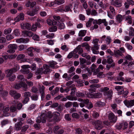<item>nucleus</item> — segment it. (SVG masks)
Masks as SVG:
<instances>
[{
	"instance_id": "obj_53",
	"label": "nucleus",
	"mask_w": 134,
	"mask_h": 134,
	"mask_svg": "<svg viewBox=\"0 0 134 134\" xmlns=\"http://www.w3.org/2000/svg\"><path fill=\"white\" fill-rule=\"evenodd\" d=\"M107 60V63L109 64H110L113 63H114L113 62V60L112 59V57L108 58Z\"/></svg>"
},
{
	"instance_id": "obj_29",
	"label": "nucleus",
	"mask_w": 134,
	"mask_h": 134,
	"mask_svg": "<svg viewBox=\"0 0 134 134\" xmlns=\"http://www.w3.org/2000/svg\"><path fill=\"white\" fill-rule=\"evenodd\" d=\"M87 31L85 30H80L79 32V36L83 37L84 36L86 33Z\"/></svg>"
},
{
	"instance_id": "obj_45",
	"label": "nucleus",
	"mask_w": 134,
	"mask_h": 134,
	"mask_svg": "<svg viewBox=\"0 0 134 134\" xmlns=\"http://www.w3.org/2000/svg\"><path fill=\"white\" fill-rule=\"evenodd\" d=\"M64 2V0H58L55 1V3L58 5H60L63 3Z\"/></svg>"
},
{
	"instance_id": "obj_55",
	"label": "nucleus",
	"mask_w": 134,
	"mask_h": 134,
	"mask_svg": "<svg viewBox=\"0 0 134 134\" xmlns=\"http://www.w3.org/2000/svg\"><path fill=\"white\" fill-rule=\"evenodd\" d=\"M12 29L11 28H9L5 29L4 32V33L5 35H7L10 33L12 31Z\"/></svg>"
},
{
	"instance_id": "obj_50",
	"label": "nucleus",
	"mask_w": 134,
	"mask_h": 134,
	"mask_svg": "<svg viewBox=\"0 0 134 134\" xmlns=\"http://www.w3.org/2000/svg\"><path fill=\"white\" fill-rule=\"evenodd\" d=\"M38 96L36 94L33 95L31 97V99L33 100H37L38 99Z\"/></svg>"
},
{
	"instance_id": "obj_3",
	"label": "nucleus",
	"mask_w": 134,
	"mask_h": 134,
	"mask_svg": "<svg viewBox=\"0 0 134 134\" xmlns=\"http://www.w3.org/2000/svg\"><path fill=\"white\" fill-rule=\"evenodd\" d=\"M19 68V66L18 65H16L14 67L8 70L7 76H9L10 75H12L13 73L16 72Z\"/></svg>"
},
{
	"instance_id": "obj_40",
	"label": "nucleus",
	"mask_w": 134,
	"mask_h": 134,
	"mask_svg": "<svg viewBox=\"0 0 134 134\" xmlns=\"http://www.w3.org/2000/svg\"><path fill=\"white\" fill-rule=\"evenodd\" d=\"M7 77H8V79L9 80L11 81H12L14 80L15 78V76L14 75H10L9 76H7Z\"/></svg>"
},
{
	"instance_id": "obj_30",
	"label": "nucleus",
	"mask_w": 134,
	"mask_h": 134,
	"mask_svg": "<svg viewBox=\"0 0 134 134\" xmlns=\"http://www.w3.org/2000/svg\"><path fill=\"white\" fill-rule=\"evenodd\" d=\"M102 96V93L98 92L94 94V98H100Z\"/></svg>"
},
{
	"instance_id": "obj_8",
	"label": "nucleus",
	"mask_w": 134,
	"mask_h": 134,
	"mask_svg": "<svg viewBox=\"0 0 134 134\" xmlns=\"http://www.w3.org/2000/svg\"><path fill=\"white\" fill-rule=\"evenodd\" d=\"M46 119L45 115H42L37 118L36 122H37L39 123L41 122H42V123H45L46 122Z\"/></svg>"
},
{
	"instance_id": "obj_23",
	"label": "nucleus",
	"mask_w": 134,
	"mask_h": 134,
	"mask_svg": "<svg viewBox=\"0 0 134 134\" xmlns=\"http://www.w3.org/2000/svg\"><path fill=\"white\" fill-rule=\"evenodd\" d=\"M72 6L71 4H69L65 6V8L63 11L65 12L68 11H71V8H72Z\"/></svg>"
},
{
	"instance_id": "obj_12",
	"label": "nucleus",
	"mask_w": 134,
	"mask_h": 134,
	"mask_svg": "<svg viewBox=\"0 0 134 134\" xmlns=\"http://www.w3.org/2000/svg\"><path fill=\"white\" fill-rule=\"evenodd\" d=\"M22 33L25 36L31 37L34 35V34L32 32L27 30L22 31Z\"/></svg>"
},
{
	"instance_id": "obj_32",
	"label": "nucleus",
	"mask_w": 134,
	"mask_h": 134,
	"mask_svg": "<svg viewBox=\"0 0 134 134\" xmlns=\"http://www.w3.org/2000/svg\"><path fill=\"white\" fill-rule=\"evenodd\" d=\"M59 87H56L54 90L51 91V94L53 96L55 94L57 93L59 91Z\"/></svg>"
},
{
	"instance_id": "obj_56",
	"label": "nucleus",
	"mask_w": 134,
	"mask_h": 134,
	"mask_svg": "<svg viewBox=\"0 0 134 134\" xmlns=\"http://www.w3.org/2000/svg\"><path fill=\"white\" fill-rule=\"evenodd\" d=\"M1 94L2 97H6L8 95V92L6 91H3L1 92Z\"/></svg>"
},
{
	"instance_id": "obj_35",
	"label": "nucleus",
	"mask_w": 134,
	"mask_h": 134,
	"mask_svg": "<svg viewBox=\"0 0 134 134\" xmlns=\"http://www.w3.org/2000/svg\"><path fill=\"white\" fill-rule=\"evenodd\" d=\"M57 26L58 28L60 29H63L64 28V24L63 23H60L58 22L57 25Z\"/></svg>"
},
{
	"instance_id": "obj_15",
	"label": "nucleus",
	"mask_w": 134,
	"mask_h": 134,
	"mask_svg": "<svg viewBox=\"0 0 134 134\" xmlns=\"http://www.w3.org/2000/svg\"><path fill=\"white\" fill-rule=\"evenodd\" d=\"M29 41L28 38H20L17 39L16 40L17 42L18 43H26L28 42Z\"/></svg>"
},
{
	"instance_id": "obj_17",
	"label": "nucleus",
	"mask_w": 134,
	"mask_h": 134,
	"mask_svg": "<svg viewBox=\"0 0 134 134\" xmlns=\"http://www.w3.org/2000/svg\"><path fill=\"white\" fill-rule=\"evenodd\" d=\"M25 57L24 54H19L17 57L16 59L18 60H21L23 62H24L26 61V60L25 59H24V58Z\"/></svg>"
},
{
	"instance_id": "obj_36",
	"label": "nucleus",
	"mask_w": 134,
	"mask_h": 134,
	"mask_svg": "<svg viewBox=\"0 0 134 134\" xmlns=\"http://www.w3.org/2000/svg\"><path fill=\"white\" fill-rule=\"evenodd\" d=\"M9 106L4 107L2 109L3 111V112L4 116H6V115H4L6 112H8L9 110Z\"/></svg>"
},
{
	"instance_id": "obj_37",
	"label": "nucleus",
	"mask_w": 134,
	"mask_h": 134,
	"mask_svg": "<svg viewBox=\"0 0 134 134\" xmlns=\"http://www.w3.org/2000/svg\"><path fill=\"white\" fill-rule=\"evenodd\" d=\"M109 90V88H108L107 87H105L104 88H101L99 91L101 92H104V94L107 92Z\"/></svg>"
},
{
	"instance_id": "obj_28",
	"label": "nucleus",
	"mask_w": 134,
	"mask_h": 134,
	"mask_svg": "<svg viewBox=\"0 0 134 134\" xmlns=\"http://www.w3.org/2000/svg\"><path fill=\"white\" fill-rule=\"evenodd\" d=\"M94 20V19H93L90 18L89 19V20L86 23V26L87 27H89L92 24V23L93 22H93Z\"/></svg>"
},
{
	"instance_id": "obj_47",
	"label": "nucleus",
	"mask_w": 134,
	"mask_h": 134,
	"mask_svg": "<svg viewBox=\"0 0 134 134\" xmlns=\"http://www.w3.org/2000/svg\"><path fill=\"white\" fill-rule=\"evenodd\" d=\"M21 72L24 74H27L29 72V71L28 68H26L25 69H21Z\"/></svg>"
},
{
	"instance_id": "obj_41",
	"label": "nucleus",
	"mask_w": 134,
	"mask_h": 134,
	"mask_svg": "<svg viewBox=\"0 0 134 134\" xmlns=\"http://www.w3.org/2000/svg\"><path fill=\"white\" fill-rule=\"evenodd\" d=\"M48 63L49 67L52 68H53L55 65L56 64V63L54 61L50 62Z\"/></svg>"
},
{
	"instance_id": "obj_52",
	"label": "nucleus",
	"mask_w": 134,
	"mask_h": 134,
	"mask_svg": "<svg viewBox=\"0 0 134 134\" xmlns=\"http://www.w3.org/2000/svg\"><path fill=\"white\" fill-rule=\"evenodd\" d=\"M31 90L32 92L37 93H38V89L36 87L34 86L32 88Z\"/></svg>"
},
{
	"instance_id": "obj_61",
	"label": "nucleus",
	"mask_w": 134,
	"mask_h": 134,
	"mask_svg": "<svg viewBox=\"0 0 134 134\" xmlns=\"http://www.w3.org/2000/svg\"><path fill=\"white\" fill-rule=\"evenodd\" d=\"M132 59L130 55H127L125 57V60H128L129 61H131Z\"/></svg>"
},
{
	"instance_id": "obj_1",
	"label": "nucleus",
	"mask_w": 134,
	"mask_h": 134,
	"mask_svg": "<svg viewBox=\"0 0 134 134\" xmlns=\"http://www.w3.org/2000/svg\"><path fill=\"white\" fill-rule=\"evenodd\" d=\"M23 118H19L18 119L14 118L13 119V121L15 122H16L17 121H18L14 125V128L15 130L19 131L21 130L23 124Z\"/></svg>"
},
{
	"instance_id": "obj_48",
	"label": "nucleus",
	"mask_w": 134,
	"mask_h": 134,
	"mask_svg": "<svg viewBox=\"0 0 134 134\" xmlns=\"http://www.w3.org/2000/svg\"><path fill=\"white\" fill-rule=\"evenodd\" d=\"M47 24L49 25H55L57 23L56 22H53L50 19H48L47 20Z\"/></svg>"
},
{
	"instance_id": "obj_44",
	"label": "nucleus",
	"mask_w": 134,
	"mask_h": 134,
	"mask_svg": "<svg viewBox=\"0 0 134 134\" xmlns=\"http://www.w3.org/2000/svg\"><path fill=\"white\" fill-rule=\"evenodd\" d=\"M57 27L56 26H52L49 29L50 32H54L57 30Z\"/></svg>"
},
{
	"instance_id": "obj_60",
	"label": "nucleus",
	"mask_w": 134,
	"mask_h": 134,
	"mask_svg": "<svg viewBox=\"0 0 134 134\" xmlns=\"http://www.w3.org/2000/svg\"><path fill=\"white\" fill-rule=\"evenodd\" d=\"M31 96V93L30 92H26L24 93V96L25 97L28 98V97H30Z\"/></svg>"
},
{
	"instance_id": "obj_18",
	"label": "nucleus",
	"mask_w": 134,
	"mask_h": 134,
	"mask_svg": "<svg viewBox=\"0 0 134 134\" xmlns=\"http://www.w3.org/2000/svg\"><path fill=\"white\" fill-rule=\"evenodd\" d=\"M33 47H29L27 49L26 53L29 56L31 57H33L34 56V55L32 52L33 51Z\"/></svg>"
},
{
	"instance_id": "obj_7",
	"label": "nucleus",
	"mask_w": 134,
	"mask_h": 134,
	"mask_svg": "<svg viewBox=\"0 0 134 134\" xmlns=\"http://www.w3.org/2000/svg\"><path fill=\"white\" fill-rule=\"evenodd\" d=\"M94 123L95 126V128L97 129L100 130L102 127V122L101 121L97 120L94 121Z\"/></svg>"
},
{
	"instance_id": "obj_9",
	"label": "nucleus",
	"mask_w": 134,
	"mask_h": 134,
	"mask_svg": "<svg viewBox=\"0 0 134 134\" xmlns=\"http://www.w3.org/2000/svg\"><path fill=\"white\" fill-rule=\"evenodd\" d=\"M111 3L116 7H120L122 5V2L119 0H112Z\"/></svg>"
},
{
	"instance_id": "obj_11",
	"label": "nucleus",
	"mask_w": 134,
	"mask_h": 134,
	"mask_svg": "<svg viewBox=\"0 0 134 134\" xmlns=\"http://www.w3.org/2000/svg\"><path fill=\"white\" fill-rule=\"evenodd\" d=\"M42 68L43 73L44 74H47L49 72L51 71V70L49 69V66L46 64H44Z\"/></svg>"
},
{
	"instance_id": "obj_49",
	"label": "nucleus",
	"mask_w": 134,
	"mask_h": 134,
	"mask_svg": "<svg viewBox=\"0 0 134 134\" xmlns=\"http://www.w3.org/2000/svg\"><path fill=\"white\" fill-rule=\"evenodd\" d=\"M92 115L93 117L95 118H96L99 116V114L98 112L94 111L92 112Z\"/></svg>"
},
{
	"instance_id": "obj_57",
	"label": "nucleus",
	"mask_w": 134,
	"mask_h": 134,
	"mask_svg": "<svg viewBox=\"0 0 134 134\" xmlns=\"http://www.w3.org/2000/svg\"><path fill=\"white\" fill-rule=\"evenodd\" d=\"M113 16H114L115 15V10L114 8L112 6H110L109 8Z\"/></svg>"
},
{
	"instance_id": "obj_21",
	"label": "nucleus",
	"mask_w": 134,
	"mask_h": 134,
	"mask_svg": "<svg viewBox=\"0 0 134 134\" xmlns=\"http://www.w3.org/2000/svg\"><path fill=\"white\" fill-rule=\"evenodd\" d=\"M53 116V114L50 112H48L46 115V117L48 121L49 122H51L52 121V119Z\"/></svg>"
},
{
	"instance_id": "obj_51",
	"label": "nucleus",
	"mask_w": 134,
	"mask_h": 134,
	"mask_svg": "<svg viewBox=\"0 0 134 134\" xmlns=\"http://www.w3.org/2000/svg\"><path fill=\"white\" fill-rule=\"evenodd\" d=\"M6 38L7 40L10 41L14 38V37L11 34H10L6 36Z\"/></svg>"
},
{
	"instance_id": "obj_19",
	"label": "nucleus",
	"mask_w": 134,
	"mask_h": 134,
	"mask_svg": "<svg viewBox=\"0 0 134 134\" xmlns=\"http://www.w3.org/2000/svg\"><path fill=\"white\" fill-rule=\"evenodd\" d=\"M105 105L104 102L99 101L95 103L94 106L96 107H101L105 106Z\"/></svg>"
},
{
	"instance_id": "obj_34",
	"label": "nucleus",
	"mask_w": 134,
	"mask_h": 134,
	"mask_svg": "<svg viewBox=\"0 0 134 134\" xmlns=\"http://www.w3.org/2000/svg\"><path fill=\"white\" fill-rule=\"evenodd\" d=\"M115 66V63H113L111 64L107 65L106 66V69L107 70H108L110 69L111 68H114Z\"/></svg>"
},
{
	"instance_id": "obj_27",
	"label": "nucleus",
	"mask_w": 134,
	"mask_h": 134,
	"mask_svg": "<svg viewBox=\"0 0 134 134\" xmlns=\"http://www.w3.org/2000/svg\"><path fill=\"white\" fill-rule=\"evenodd\" d=\"M123 17L120 14H118L116 16V19L117 22L119 23L121 22L122 20Z\"/></svg>"
},
{
	"instance_id": "obj_4",
	"label": "nucleus",
	"mask_w": 134,
	"mask_h": 134,
	"mask_svg": "<svg viewBox=\"0 0 134 134\" xmlns=\"http://www.w3.org/2000/svg\"><path fill=\"white\" fill-rule=\"evenodd\" d=\"M102 23H103L105 26H107L108 25V23L106 21L105 19H99L97 20L94 19L93 22V24H97L98 25H100Z\"/></svg>"
},
{
	"instance_id": "obj_20",
	"label": "nucleus",
	"mask_w": 134,
	"mask_h": 134,
	"mask_svg": "<svg viewBox=\"0 0 134 134\" xmlns=\"http://www.w3.org/2000/svg\"><path fill=\"white\" fill-rule=\"evenodd\" d=\"M104 68V67L102 65L100 64L99 65L98 68H97L94 71L93 75H96L100 71V69L103 70Z\"/></svg>"
},
{
	"instance_id": "obj_46",
	"label": "nucleus",
	"mask_w": 134,
	"mask_h": 134,
	"mask_svg": "<svg viewBox=\"0 0 134 134\" xmlns=\"http://www.w3.org/2000/svg\"><path fill=\"white\" fill-rule=\"evenodd\" d=\"M76 96L78 97L81 98L84 97L85 96V95L83 93L79 92H78L76 93Z\"/></svg>"
},
{
	"instance_id": "obj_64",
	"label": "nucleus",
	"mask_w": 134,
	"mask_h": 134,
	"mask_svg": "<svg viewBox=\"0 0 134 134\" xmlns=\"http://www.w3.org/2000/svg\"><path fill=\"white\" fill-rule=\"evenodd\" d=\"M16 108L14 105L11 106L10 108V110L13 112L15 111L16 110Z\"/></svg>"
},
{
	"instance_id": "obj_25",
	"label": "nucleus",
	"mask_w": 134,
	"mask_h": 134,
	"mask_svg": "<svg viewBox=\"0 0 134 134\" xmlns=\"http://www.w3.org/2000/svg\"><path fill=\"white\" fill-rule=\"evenodd\" d=\"M11 122L10 120L6 119L2 120L1 122L2 126H3L6 125L10 124Z\"/></svg>"
},
{
	"instance_id": "obj_59",
	"label": "nucleus",
	"mask_w": 134,
	"mask_h": 134,
	"mask_svg": "<svg viewBox=\"0 0 134 134\" xmlns=\"http://www.w3.org/2000/svg\"><path fill=\"white\" fill-rule=\"evenodd\" d=\"M14 88L16 89H18L21 87V82L19 83H16L14 85Z\"/></svg>"
},
{
	"instance_id": "obj_16",
	"label": "nucleus",
	"mask_w": 134,
	"mask_h": 134,
	"mask_svg": "<svg viewBox=\"0 0 134 134\" xmlns=\"http://www.w3.org/2000/svg\"><path fill=\"white\" fill-rule=\"evenodd\" d=\"M124 74V73L123 72H120L119 74V76L116 77V80L118 81L121 80L122 81H124V78L122 77Z\"/></svg>"
},
{
	"instance_id": "obj_63",
	"label": "nucleus",
	"mask_w": 134,
	"mask_h": 134,
	"mask_svg": "<svg viewBox=\"0 0 134 134\" xmlns=\"http://www.w3.org/2000/svg\"><path fill=\"white\" fill-rule=\"evenodd\" d=\"M25 47H26V46H24L23 45H20L18 47V49L19 51H21L24 49L25 48Z\"/></svg>"
},
{
	"instance_id": "obj_33",
	"label": "nucleus",
	"mask_w": 134,
	"mask_h": 134,
	"mask_svg": "<svg viewBox=\"0 0 134 134\" xmlns=\"http://www.w3.org/2000/svg\"><path fill=\"white\" fill-rule=\"evenodd\" d=\"M21 87H22L23 88V90L25 91L27 90V85L25 82H21Z\"/></svg>"
},
{
	"instance_id": "obj_13",
	"label": "nucleus",
	"mask_w": 134,
	"mask_h": 134,
	"mask_svg": "<svg viewBox=\"0 0 134 134\" xmlns=\"http://www.w3.org/2000/svg\"><path fill=\"white\" fill-rule=\"evenodd\" d=\"M108 118L111 122H115L116 120V117H115V115L112 113H109Z\"/></svg>"
},
{
	"instance_id": "obj_22",
	"label": "nucleus",
	"mask_w": 134,
	"mask_h": 134,
	"mask_svg": "<svg viewBox=\"0 0 134 134\" xmlns=\"http://www.w3.org/2000/svg\"><path fill=\"white\" fill-rule=\"evenodd\" d=\"M37 10L36 9H33L31 11H28L27 12V15L31 16H33L35 14H37Z\"/></svg>"
},
{
	"instance_id": "obj_31",
	"label": "nucleus",
	"mask_w": 134,
	"mask_h": 134,
	"mask_svg": "<svg viewBox=\"0 0 134 134\" xmlns=\"http://www.w3.org/2000/svg\"><path fill=\"white\" fill-rule=\"evenodd\" d=\"M125 20L127 21V22L129 24H131L132 23V19L131 16L128 15L125 18Z\"/></svg>"
},
{
	"instance_id": "obj_24",
	"label": "nucleus",
	"mask_w": 134,
	"mask_h": 134,
	"mask_svg": "<svg viewBox=\"0 0 134 134\" xmlns=\"http://www.w3.org/2000/svg\"><path fill=\"white\" fill-rule=\"evenodd\" d=\"M114 55L116 57H119V56H121L122 54L120 50H117L115 51L114 52Z\"/></svg>"
},
{
	"instance_id": "obj_39",
	"label": "nucleus",
	"mask_w": 134,
	"mask_h": 134,
	"mask_svg": "<svg viewBox=\"0 0 134 134\" xmlns=\"http://www.w3.org/2000/svg\"><path fill=\"white\" fill-rule=\"evenodd\" d=\"M43 68H40L38 69L37 71L35 72V74L36 75H38L39 74H42L43 73Z\"/></svg>"
},
{
	"instance_id": "obj_58",
	"label": "nucleus",
	"mask_w": 134,
	"mask_h": 134,
	"mask_svg": "<svg viewBox=\"0 0 134 134\" xmlns=\"http://www.w3.org/2000/svg\"><path fill=\"white\" fill-rule=\"evenodd\" d=\"M85 94L89 98H94V94H92L90 92L87 93L86 92Z\"/></svg>"
},
{
	"instance_id": "obj_38",
	"label": "nucleus",
	"mask_w": 134,
	"mask_h": 134,
	"mask_svg": "<svg viewBox=\"0 0 134 134\" xmlns=\"http://www.w3.org/2000/svg\"><path fill=\"white\" fill-rule=\"evenodd\" d=\"M67 98L70 100H76L77 98L75 97H73L72 96L70 95L66 96Z\"/></svg>"
},
{
	"instance_id": "obj_54",
	"label": "nucleus",
	"mask_w": 134,
	"mask_h": 134,
	"mask_svg": "<svg viewBox=\"0 0 134 134\" xmlns=\"http://www.w3.org/2000/svg\"><path fill=\"white\" fill-rule=\"evenodd\" d=\"M28 128V125H25L23 127H22L21 130V132H25L27 130Z\"/></svg>"
},
{
	"instance_id": "obj_62",
	"label": "nucleus",
	"mask_w": 134,
	"mask_h": 134,
	"mask_svg": "<svg viewBox=\"0 0 134 134\" xmlns=\"http://www.w3.org/2000/svg\"><path fill=\"white\" fill-rule=\"evenodd\" d=\"M96 68V65L94 64H93L91 66L90 68V69L93 72V73H94V71L96 70L95 69Z\"/></svg>"
},
{
	"instance_id": "obj_14",
	"label": "nucleus",
	"mask_w": 134,
	"mask_h": 134,
	"mask_svg": "<svg viewBox=\"0 0 134 134\" xmlns=\"http://www.w3.org/2000/svg\"><path fill=\"white\" fill-rule=\"evenodd\" d=\"M133 0H126V2L124 3L125 7L126 8H129V5H134V1Z\"/></svg>"
},
{
	"instance_id": "obj_26",
	"label": "nucleus",
	"mask_w": 134,
	"mask_h": 134,
	"mask_svg": "<svg viewBox=\"0 0 134 134\" xmlns=\"http://www.w3.org/2000/svg\"><path fill=\"white\" fill-rule=\"evenodd\" d=\"M113 91L112 90L108 91L104 94L105 96H107L108 98H111L112 96Z\"/></svg>"
},
{
	"instance_id": "obj_43",
	"label": "nucleus",
	"mask_w": 134,
	"mask_h": 134,
	"mask_svg": "<svg viewBox=\"0 0 134 134\" xmlns=\"http://www.w3.org/2000/svg\"><path fill=\"white\" fill-rule=\"evenodd\" d=\"M13 33L16 36H19L20 35L19 30L18 29H15L13 31Z\"/></svg>"
},
{
	"instance_id": "obj_6",
	"label": "nucleus",
	"mask_w": 134,
	"mask_h": 134,
	"mask_svg": "<svg viewBox=\"0 0 134 134\" xmlns=\"http://www.w3.org/2000/svg\"><path fill=\"white\" fill-rule=\"evenodd\" d=\"M10 94L14 97V99H17L20 97L21 94L19 93H18L16 91L14 90H11Z\"/></svg>"
},
{
	"instance_id": "obj_2",
	"label": "nucleus",
	"mask_w": 134,
	"mask_h": 134,
	"mask_svg": "<svg viewBox=\"0 0 134 134\" xmlns=\"http://www.w3.org/2000/svg\"><path fill=\"white\" fill-rule=\"evenodd\" d=\"M7 48L8 49L7 51V52L13 53L15 52V50L18 48V46L16 44H10L8 46Z\"/></svg>"
},
{
	"instance_id": "obj_5",
	"label": "nucleus",
	"mask_w": 134,
	"mask_h": 134,
	"mask_svg": "<svg viewBox=\"0 0 134 134\" xmlns=\"http://www.w3.org/2000/svg\"><path fill=\"white\" fill-rule=\"evenodd\" d=\"M21 28L23 29L30 30L32 28L31 24L27 23H22L21 24Z\"/></svg>"
},
{
	"instance_id": "obj_10",
	"label": "nucleus",
	"mask_w": 134,
	"mask_h": 134,
	"mask_svg": "<svg viewBox=\"0 0 134 134\" xmlns=\"http://www.w3.org/2000/svg\"><path fill=\"white\" fill-rule=\"evenodd\" d=\"M124 103L127 107H131L134 105V100H125L124 101Z\"/></svg>"
},
{
	"instance_id": "obj_42",
	"label": "nucleus",
	"mask_w": 134,
	"mask_h": 134,
	"mask_svg": "<svg viewBox=\"0 0 134 134\" xmlns=\"http://www.w3.org/2000/svg\"><path fill=\"white\" fill-rule=\"evenodd\" d=\"M72 105V102L68 101L64 105V106L66 108L71 107Z\"/></svg>"
}]
</instances>
